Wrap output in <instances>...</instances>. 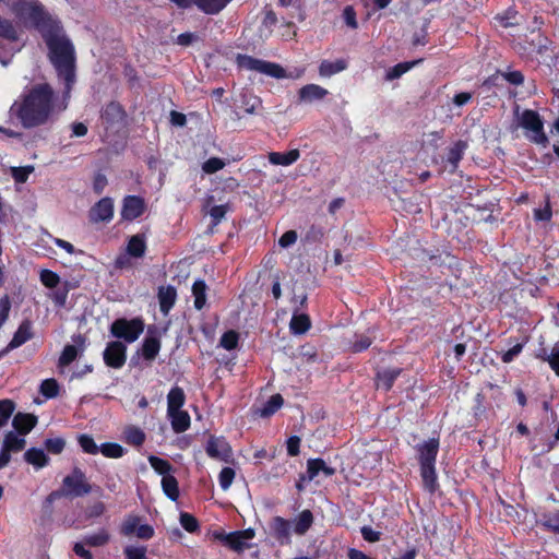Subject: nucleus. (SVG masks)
Returning <instances> with one entry per match:
<instances>
[{"label": "nucleus", "instance_id": "nucleus-51", "mask_svg": "<svg viewBox=\"0 0 559 559\" xmlns=\"http://www.w3.org/2000/svg\"><path fill=\"white\" fill-rule=\"evenodd\" d=\"M180 524L189 533H195L200 528L197 518L188 512L180 513Z\"/></svg>", "mask_w": 559, "mask_h": 559}, {"label": "nucleus", "instance_id": "nucleus-5", "mask_svg": "<svg viewBox=\"0 0 559 559\" xmlns=\"http://www.w3.org/2000/svg\"><path fill=\"white\" fill-rule=\"evenodd\" d=\"M61 489L66 498L74 499L87 496L92 492L85 472L74 466L69 475L62 479Z\"/></svg>", "mask_w": 559, "mask_h": 559}, {"label": "nucleus", "instance_id": "nucleus-21", "mask_svg": "<svg viewBox=\"0 0 559 559\" xmlns=\"http://www.w3.org/2000/svg\"><path fill=\"white\" fill-rule=\"evenodd\" d=\"M173 430L176 433L185 432L191 425V418L187 411L167 412Z\"/></svg>", "mask_w": 559, "mask_h": 559}, {"label": "nucleus", "instance_id": "nucleus-41", "mask_svg": "<svg viewBox=\"0 0 559 559\" xmlns=\"http://www.w3.org/2000/svg\"><path fill=\"white\" fill-rule=\"evenodd\" d=\"M148 463L152 466V468L163 477L170 475L171 472H174L173 465L165 459L150 455L148 456Z\"/></svg>", "mask_w": 559, "mask_h": 559}, {"label": "nucleus", "instance_id": "nucleus-40", "mask_svg": "<svg viewBox=\"0 0 559 559\" xmlns=\"http://www.w3.org/2000/svg\"><path fill=\"white\" fill-rule=\"evenodd\" d=\"M221 539L224 545L237 552H241L248 547V544L242 540L239 534H236V531L223 535Z\"/></svg>", "mask_w": 559, "mask_h": 559}, {"label": "nucleus", "instance_id": "nucleus-18", "mask_svg": "<svg viewBox=\"0 0 559 559\" xmlns=\"http://www.w3.org/2000/svg\"><path fill=\"white\" fill-rule=\"evenodd\" d=\"M536 358L547 362L554 373L559 377V343H556L550 352L546 347L539 348Z\"/></svg>", "mask_w": 559, "mask_h": 559}, {"label": "nucleus", "instance_id": "nucleus-32", "mask_svg": "<svg viewBox=\"0 0 559 559\" xmlns=\"http://www.w3.org/2000/svg\"><path fill=\"white\" fill-rule=\"evenodd\" d=\"M467 148V143L465 141L459 140L453 146H451L447 154V162L455 169L459 166V163L463 158L464 151Z\"/></svg>", "mask_w": 559, "mask_h": 559}, {"label": "nucleus", "instance_id": "nucleus-12", "mask_svg": "<svg viewBox=\"0 0 559 559\" xmlns=\"http://www.w3.org/2000/svg\"><path fill=\"white\" fill-rule=\"evenodd\" d=\"M335 472V468L326 465L323 459H309L307 461V472L306 474H301V480H313L320 473H323L326 477H331Z\"/></svg>", "mask_w": 559, "mask_h": 559}, {"label": "nucleus", "instance_id": "nucleus-20", "mask_svg": "<svg viewBox=\"0 0 559 559\" xmlns=\"http://www.w3.org/2000/svg\"><path fill=\"white\" fill-rule=\"evenodd\" d=\"M328 90L317 84H307L298 91L300 102L312 103L323 99L328 95Z\"/></svg>", "mask_w": 559, "mask_h": 559}, {"label": "nucleus", "instance_id": "nucleus-55", "mask_svg": "<svg viewBox=\"0 0 559 559\" xmlns=\"http://www.w3.org/2000/svg\"><path fill=\"white\" fill-rule=\"evenodd\" d=\"M225 165L226 164L222 158L211 157L202 164V170L207 175H212L223 169Z\"/></svg>", "mask_w": 559, "mask_h": 559}, {"label": "nucleus", "instance_id": "nucleus-50", "mask_svg": "<svg viewBox=\"0 0 559 559\" xmlns=\"http://www.w3.org/2000/svg\"><path fill=\"white\" fill-rule=\"evenodd\" d=\"M39 392L46 399H53L59 394V384L56 379H46L40 383Z\"/></svg>", "mask_w": 559, "mask_h": 559}, {"label": "nucleus", "instance_id": "nucleus-7", "mask_svg": "<svg viewBox=\"0 0 559 559\" xmlns=\"http://www.w3.org/2000/svg\"><path fill=\"white\" fill-rule=\"evenodd\" d=\"M162 347L160 331L156 325H148L147 334L144 337L141 346V355L143 359L153 361Z\"/></svg>", "mask_w": 559, "mask_h": 559}, {"label": "nucleus", "instance_id": "nucleus-35", "mask_svg": "<svg viewBox=\"0 0 559 559\" xmlns=\"http://www.w3.org/2000/svg\"><path fill=\"white\" fill-rule=\"evenodd\" d=\"M519 15L515 7H509L501 13L495 15L493 20L499 23L503 28H509L518 25L516 17Z\"/></svg>", "mask_w": 559, "mask_h": 559}, {"label": "nucleus", "instance_id": "nucleus-24", "mask_svg": "<svg viewBox=\"0 0 559 559\" xmlns=\"http://www.w3.org/2000/svg\"><path fill=\"white\" fill-rule=\"evenodd\" d=\"M300 157L298 148H293L288 152H271L269 153V162L272 165L290 166L296 163Z\"/></svg>", "mask_w": 559, "mask_h": 559}, {"label": "nucleus", "instance_id": "nucleus-56", "mask_svg": "<svg viewBox=\"0 0 559 559\" xmlns=\"http://www.w3.org/2000/svg\"><path fill=\"white\" fill-rule=\"evenodd\" d=\"M235 471L231 467H223L218 475V483L223 490H227L234 481Z\"/></svg>", "mask_w": 559, "mask_h": 559}, {"label": "nucleus", "instance_id": "nucleus-27", "mask_svg": "<svg viewBox=\"0 0 559 559\" xmlns=\"http://www.w3.org/2000/svg\"><path fill=\"white\" fill-rule=\"evenodd\" d=\"M207 285L204 280H197L192 285L193 306L197 310H202L206 305Z\"/></svg>", "mask_w": 559, "mask_h": 559}, {"label": "nucleus", "instance_id": "nucleus-61", "mask_svg": "<svg viewBox=\"0 0 559 559\" xmlns=\"http://www.w3.org/2000/svg\"><path fill=\"white\" fill-rule=\"evenodd\" d=\"M552 217V210L549 200L546 201V204L543 209L534 210V218L539 222H550Z\"/></svg>", "mask_w": 559, "mask_h": 559}, {"label": "nucleus", "instance_id": "nucleus-52", "mask_svg": "<svg viewBox=\"0 0 559 559\" xmlns=\"http://www.w3.org/2000/svg\"><path fill=\"white\" fill-rule=\"evenodd\" d=\"M45 449L51 454H60L66 448V440L63 438H48L44 441Z\"/></svg>", "mask_w": 559, "mask_h": 559}, {"label": "nucleus", "instance_id": "nucleus-54", "mask_svg": "<svg viewBox=\"0 0 559 559\" xmlns=\"http://www.w3.org/2000/svg\"><path fill=\"white\" fill-rule=\"evenodd\" d=\"M70 283L66 282L61 287H58L52 295V300L56 306L64 307L67 304L68 295L70 292Z\"/></svg>", "mask_w": 559, "mask_h": 559}, {"label": "nucleus", "instance_id": "nucleus-15", "mask_svg": "<svg viewBox=\"0 0 559 559\" xmlns=\"http://www.w3.org/2000/svg\"><path fill=\"white\" fill-rule=\"evenodd\" d=\"M33 336H34V333H33L32 321H29L28 319H25L20 323L17 330L14 332L13 337L9 342L7 348L9 350L17 348V347L22 346L23 344H25L31 338H33Z\"/></svg>", "mask_w": 559, "mask_h": 559}, {"label": "nucleus", "instance_id": "nucleus-36", "mask_svg": "<svg viewBox=\"0 0 559 559\" xmlns=\"http://www.w3.org/2000/svg\"><path fill=\"white\" fill-rule=\"evenodd\" d=\"M123 433L126 442L134 447H141L146 439L145 432L136 426L127 427Z\"/></svg>", "mask_w": 559, "mask_h": 559}, {"label": "nucleus", "instance_id": "nucleus-53", "mask_svg": "<svg viewBox=\"0 0 559 559\" xmlns=\"http://www.w3.org/2000/svg\"><path fill=\"white\" fill-rule=\"evenodd\" d=\"M40 282L47 288H56L60 283L59 275L51 270H43L40 272Z\"/></svg>", "mask_w": 559, "mask_h": 559}, {"label": "nucleus", "instance_id": "nucleus-62", "mask_svg": "<svg viewBox=\"0 0 559 559\" xmlns=\"http://www.w3.org/2000/svg\"><path fill=\"white\" fill-rule=\"evenodd\" d=\"M11 310V299L9 295H4L0 298V328L8 320Z\"/></svg>", "mask_w": 559, "mask_h": 559}, {"label": "nucleus", "instance_id": "nucleus-25", "mask_svg": "<svg viewBox=\"0 0 559 559\" xmlns=\"http://www.w3.org/2000/svg\"><path fill=\"white\" fill-rule=\"evenodd\" d=\"M24 460L26 463L33 465L36 469H40L49 464V457L39 448H29L24 453Z\"/></svg>", "mask_w": 559, "mask_h": 559}, {"label": "nucleus", "instance_id": "nucleus-4", "mask_svg": "<svg viewBox=\"0 0 559 559\" xmlns=\"http://www.w3.org/2000/svg\"><path fill=\"white\" fill-rule=\"evenodd\" d=\"M144 329L145 323L141 317L132 319L118 318L110 324L109 332L117 340L133 343L144 332Z\"/></svg>", "mask_w": 559, "mask_h": 559}, {"label": "nucleus", "instance_id": "nucleus-45", "mask_svg": "<svg viewBox=\"0 0 559 559\" xmlns=\"http://www.w3.org/2000/svg\"><path fill=\"white\" fill-rule=\"evenodd\" d=\"M418 61L400 62L386 71L385 80L393 81L409 71Z\"/></svg>", "mask_w": 559, "mask_h": 559}, {"label": "nucleus", "instance_id": "nucleus-38", "mask_svg": "<svg viewBox=\"0 0 559 559\" xmlns=\"http://www.w3.org/2000/svg\"><path fill=\"white\" fill-rule=\"evenodd\" d=\"M284 404V399L281 394L272 395L263 405L260 411L262 417H270L274 415Z\"/></svg>", "mask_w": 559, "mask_h": 559}, {"label": "nucleus", "instance_id": "nucleus-58", "mask_svg": "<svg viewBox=\"0 0 559 559\" xmlns=\"http://www.w3.org/2000/svg\"><path fill=\"white\" fill-rule=\"evenodd\" d=\"M140 524V518L139 516H128L120 528V533L124 536L133 535Z\"/></svg>", "mask_w": 559, "mask_h": 559}, {"label": "nucleus", "instance_id": "nucleus-22", "mask_svg": "<svg viewBox=\"0 0 559 559\" xmlns=\"http://www.w3.org/2000/svg\"><path fill=\"white\" fill-rule=\"evenodd\" d=\"M233 0H192L201 12L207 15H216L221 13Z\"/></svg>", "mask_w": 559, "mask_h": 559}, {"label": "nucleus", "instance_id": "nucleus-6", "mask_svg": "<svg viewBox=\"0 0 559 559\" xmlns=\"http://www.w3.org/2000/svg\"><path fill=\"white\" fill-rule=\"evenodd\" d=\"M104 362L107 367L120 369L127 360V346L120 341H111L103 353Z\"/></svg>", "mask_w": 559, "mask_h": 559}, {"label": "nucleus", "instance_id": "nucleus-33", "mask_svg": "<svg viewBox=\"0 0 559 559\" xmlns=\"http://www.w3.org/2000/svg\"><path fill=\"white\" fill-rule=\"evenodd\" d=\"M313 523V514L310 510L306 509L301 511L294 525V532L297 535H305Z\"/></svg>", "mask_w": 559, "mask_h": 559}, {"label": "nucleus", "instance_id": "nucleus-30", "mask_svg": "<svg viewBox=\"0 0 559 559\" xmlns=\"http://www.w3.org/2000/svg\"><path fill=\"white\" fill-rule=\"evenodd\" d=\"M0 37L8 41H11V43H15L20 38L19 31H17L16 26L14 25L13 21L3 17L1 14H0Z\"/></svg>", "mask_w": 559, "mask_h": 559}, {"label": "nucleus", "instance_id": "nucleus-42", "mask_svg": "<svg viewBox=\"0 0 559 559\" xmlns=\"http://www.w3.org/2000/svg\"><path fill=\"white\" fill-rule=\"evenodd\" d=\"M99 452L109 459H119L122 457L126 453V450L122 445L116 442H105L99 445Z\"/></svg>", "mask_w": 559, "mask_h": 559}, {"label": "nucleus", "instance_id": "nucleus-43", "mask_svg": "<svg viewBox=\"0 0 559 559\" xmlns=\"http://www.w3.org/2000/svg\"><path fill=\"white\" fill-rule=\"evenodd\" d=\"M260 73L266 74L275 79L287 78L285 69L278 63L262 60Z\"/></svg>", "mask_w": 559, "mask_h": 559}, {"label": "nucleus", "instance_id": "nucleus-34", "mask_svg": "<svg viewBox=\"0 0 559 559\" xmlns=\"http://www.w3.org/2000/svg\"><path fill=\"white\" fill-rule=\"evenodd\" d=\"M162 488L165 493V496L170 499L171 501H177L180 491H179V484L175 476L168 475L165 477H162Z\"/></svg>", "mask_w": 559, "mask_h": 559}, {"label": "nucleus", "instance_id": "nucleus-17", "mask_svg": "<svg viewBox=\"0 0 559 559\" xmlns=\"http://www.w3.org/2000/svg\"><path fill=\"white\" fill-rule=\"evenodd\" d=\"M126 116V111L123 107L118 102H110L108 103L102 110V120L112 126L115 123H118L119 121L123 120Z\"/></svg>", "mask_w": 559, "mask_h": 559}, {"label": "nucleus", "instance_id": "nucleus-59", "mask_svg": "<svg viewBox=\"0 0 559 559\" xmlns=\"http://www.w3.org/2000/svg\"><path fill=\"white\" fill-rule=\"evenodd\" d=\"M524 342L514 344L510 349L503 352L500 356L503 364L512 362L523 350Z\"/></svg>", "mask_w": 559, "mask_h": 559}, {"label": "nucleus", "instance_id": "nucleus-46", "mask_svg": "<svg viewBox=\"0 0 559 559\" xmlns=\"http://www.w3.org/2000/svg\"><path fill=\"white\" fill-rule=\"evenodd\" d=\"M78 443L84 453L94 455L99 452V447L96 444L94 438L87 433L79 435Z\"/></svg>", "mask_w": 559, "mask_h": 559}, {"label": "nucleus", "instance_id": "nucleus-49", "mask_svg": "<svg viewBox=\"0 0 559 559\" xmlns=\"http://www.w3.org/2000/svg\"><path fill=\"white\" fill-rule=\"evenodd\" d=\"M530 45L532 47V51L543 56L550 49L551 40L543 34H538L536 39H532Z\"/></svg>", "mask_w": 559, "mask_h": 559}, {"label": "nucleus", "instance_id": "nucleus-37", "mask_svg": "<svg viewBox=\"0 0 559 559\" xmlns=\"http://www.w3.org/2000/svg\"><path fill=\"white\" fill-rule=\"evenodd\" d=\"M25 445V439L17 437L15 432L9 431L5 433L2 447L11 453L24 450Z\"/></svg>", "mask_w": 559, "mask_h": 559}, {"label": "nucleus", "instance_id": "nucleus-1", "mask_svg": "<svg viewBox=\"0 0 559 559\" xmlns=\"http://www.w3.org/2000/svg\"><path fill=\"white\" fill-rule=\"evenodd\" d=\"M11 10L19 20L29 22L41 35L49 60L58 78L64 82L66 94H71L75 83V50L60 20L53 17L38 0H14Z\"/></svg>", "mask_w": 559, "mask_h": 559}, {"label": "nucleus", "instance_id": "nucleus-57", "mask_svg": "<svg viewBox=\"0 0 559 559\" xmlns=\"http://www.w3.org/2000/svg\"><path fill=\"white\" fill-rule=\"evenodd\" d=\"M146 551L145 546H127L123 549V555L126 559H148Z\"/></svg>", "mask_w": 559, "mask_h": 559}, {"label": "nucleus", "instance_id": "nucleus-64", "mask_svg": "<svg viewBox=\"0 0 559 559\" xmlns=\"http://www.w3.org/2000/svg\"><path fill=\"white\" fill-rule=\"evenodd\" d=\"M343 17L347 26L350 28H357L358 23L356 19V11L352 5H347L343 10Z\"/></svg>", "mask_w": 559, "mask_h": 559}, {"label": "nucleus", "instance_id": "nucleus-28", "mask_svg": "<svg viewBox=\"0 0 559 559\" xmlns=\"http://www.w3.org/2000/svg\"><path fill=\"white\" fill-rule=\"evenodd\" d=\"M289 328L295 335L305 334L311 328L310 317L306 313L293 314Z\"/></svg>", "mask_w": 559, "mask_h": 559}, {"label": "nucleus", "instance_id": "nucleus-26", "mask_svg": "<svg viewBox=\"0 0 559 559\" xmlns=\"http://www.w3.org/2000/svg\"><path fill=\"white\" fill-rule=\"evenodd\" d=\"M186 403V394L182 388L175 385L167 394V412L179 411Z\"/></svg>", "mask_w": 559, "mask_h": 559}, {"label": "nucleus", "instance_id": "nucleus-47", "mask_svg": "<svg viewBox=\"0 0 559 559\" xmlns=\"http://www.w3.org/2000/svg\"><path fill=\"white\" fill-rule=\"evenodd\" d=\"M239 343V334L235 330H228L223 333L219 345L226 350H234L237 348Z\"/></svg>", "mask_w": 559, "mask_h": 559}, {"label": "nucleus", "instance_id": "nucleus-39", "mask_svg": "<svg viewBox=\"0 0 559 559\" xmlns=\"http://www.w3.org/2000/svg\"><path fill=\"white\" fill-rule=\"evenodd\" d=\"M109 539V533L105 528H102L97 533L86 535L83 539V544L90 547H102L105 546Z\"/></svg>", "mask_w": 559, "mask_h": 559}, {"label": "nucleus", "instance_id": "nucleus-29", "mask_svg": "<svg viewBox=\"0 0 559 559\" xmlns=\"http://www.w3.org/2000/svg\"><path fill=\"white\" fill-rule=\"evenodd\" d=\"M347 68V63L343 59L336 61L323 60L319 66V74L323 78H330Z\"/></svg>", "mask_w": 559, "mask_h": 559}, {"label": "nucleus", "instance_id": "nucleus-13", "mask_svg": "<svg viewBox=\"0 0 559 559\" xmlns=\"http://www.w3.org/2000/svg\"><path fill=\"white\" fill-rule=\"evenodd\" d=\"M273 537L281 545H289L290 539V522L282 516H274L270 523Z\"/></svg>", "mask_w": 559, "mask_h": 559}, {"label": "nucleus", "instance_id": "nucleus-63", "mask_svg": "<svg viewBox=\"0 0 559 559\" xmlns=\"http://www.w3.org/2000/svg\"><path fill=\"white\" fill-rule=\"evenodd\" d=\"M300 442L298 436H292L287 439L286 449L289 456H297L300 453Z\"/></svg>", "mask_w": 559, "mask_h": 559}, {"label": "nucleus", "instance_id": "nucleus-48", "mask_svg": "<svg viewBox=\"0 0 559 559\" xmlns=\"http://www.w3.org/2000/svg\"><path fill=\"white\" fill-rule=\"evenodd\" d=\"M79 355V350L75 345L68 344L63 347L61 355L58 360L60 367H67L72 364Z\"/></svg>", "mask_w": 559, "mask_h": 559}, {"label": "nucleus", "instance_id": "nucleus-19", "mask_svg": "<svg viewBox=\"0 0 559 559\" xmlns=\"http://www.w3.org/2000/svg\"><path fill=\"white\" fill-rule=\"evenodd\" d=\"M401 373L402 368H388L378 371L376 376L377 386L389 392Z\"/></svg>", "mask_w": 559, "mask_h": 559}, {"label": "nucleus", "instance_id": "nucleus-3", "mask_svg": "<svg viewBox=\"0 0 559 559\" xmlns=\"http://www.w3.org/2000/svg\"><path fill=\"white\" fill-rule=\"evenodd\" d=\"M520 126L526 131V138L530 142L546 147L549 139L545 132L544 119L538 111L524 109L520 117Z\"/></svg>", "mask_w": 559, "mask_h": 559}, {"label": "nucleus", "instance_id": "nucleus-8", "mask_svg": "<svg viewBox=\"0 0 559 559\" xmlns=\"http://www.w3.org/2000/svg\"><path fill=\"white\" fill-rule=\"evenodd\" d=\"M206 454L214 460L228 462L233 455V450L224 437L211 435L205 445Z\"/></svg>", "mask_w": 559, "mask_h": 559}, {"label": "nucleus", "instance_id": "nucleus-23", "mask_svg": "<svg viewBox=\"0 0 559 559\" xmlns=\"http://www.w3.org/2000/svg\"><path fill=\"white\" fill-rule=\"evenodd\" d=\"M420 467V477L423 480V486L426 491L429 493H435L439 487L438 477L436 472V464L432 465H424Z\"/></svg>", "mask_w": 559, "mask_h": 559}, {"label": "nucleus", "instance_id": "nucleus-31", "mask_svg": "<svg viewBox=\"0 0 559 559\" xmlns=\"http://www.w3.org/2000/svg\"><path fill=\"white\" fill-rule=\"evenodd\" d=\"M146 251V243L144 237L141 235H133L130 237L127 245V252L133 258H142Z\"/></svg>", "mask_w": 559, "mask_h": 559}, {"label": "nucleus", "instance_id": "nucleus-44", "mask_svg": "<svg viewBox=\"0 0 559 559\" xmlns=\"http://www.w3.org/2000/svg\"><path fill=\"white\" fill-rule=\"evenodd\" d=\"M236 62L240 69L251 70V71H257V72H260L261 64H262L261 59H257L252 56L241 55V53H239L237 56Z\"/></svg>", "mask_w": 559, "mask_h": 559}, {"label": "nucleus", "instance_id": "nucleus-11", "mask_svg": "<svg viewBox=\"0 0 559 559\" xmlns=\"http://www.w3.org/2000/svg\"><path fill=\"white\" fill-rule=\"evenodd\" d=\"M114 216V202L111 198L105 197L96 202L88 212L92 223L109 222Z\"/></svg>", "mask_w": 559, "mask_h": 559}, {"label": "nucleus", "instance_id": "nucleus-10", "mask_svg": "<svg viewBox=\"0 0 559 559\" xmlns=\"http://www.w3.org/2000/svg\"><path fill=\"white\" fill-rule=\"evenodd\" d=\"M439 438H429L427 441L416 445L419 466L432 465L437 462L439 453Z\"/></svg>", "mask_w": 559, "mask_h": 559}, {"label": "nucleus", "instance_id": "nucleus-9", "mask_svg": "<svg viewBox=\"0 0 559 559\" xmlns=\"http://www.w3.org/2000/svg\"><path fill=\"white\" fill-rule=\"evenodd\" d=\"M145 210L146 204L142 197L127 195L122 201L120 215L123 221L132 222L142 216Z\"/></svg>", "mask_w": 559, "mask_h": 559}, {"label": "nucleus", "instance_id": "nucleus-16", "mask_svg": "<svg viewBox=\"0 0 559 559\" xmlns=\"http://www.w3.org/2000/svg\"><path fill=\"white\" fill-rule=\"evenodd\" d=\"M158 301H159V310L164 314H168L171 308L175 306L177 299V290L174 286H160L158 289Z\"/></svg>", "mask_w": 559, "mask_h": 559}, {"label": "nucleus", "instance_id": "nucleus-2", "mask_svg": "<svg viewBox=\"0 0 559 559\" xmlns=\"http://www.w3.org/2000/svg\"><path fill=\"white\" fill-rule=\"evenodd\" d=\"M69 99L66 87L59 96L49 83H35L24 88L11 106V112L24 129H35L58 120L67 109Z\"/></svg>", "mask_w": 559, "mask_h": 559}, {"label": "nucleus", "instance_id": "nucleus-60", "mask_svg": "<svg viewBox=\"0 0 559 559\" xmlns=\"http://www.w3.org/2000/svg\"><path fill=\"white\" fill-rule=\"evenodd\" d=\"M500 75L508 82L510 83L511 85H514V86H520L524 83V74L519 71V70H514V71H507V72H501L500 71Z\"/></svg>", "mask_w": 559, "mask_h": 559}, {"label": "nucleus", "instance_id": "nucleus-14", "mask_svg": "<svg viewBox=\"0 0 559 559\" xmlns=\"http://www.w3.org/2000/svg\"><path fill=\"white\" fill-rule=\"evenodd\" d=\"M38 418L32 413L19 412L14 415L12 426L14 430L21 435H28L37 425Z\"/></svg>", "mask_w": 559, "mask_h": 559}]
</instances>
